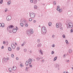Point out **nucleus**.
<instances>
[{
	"mask_svg": "<svg viewBox=\"0 0 73 73\" xmlns=\"http://www.w3.org/2000/svg\"><path fill=\"white\" fill-rule=\"evenodd\" d=\"M42 32L44 33V35H45L46 33V29L45 26H43L42 28Z\"/></svg>",
	"mask_w": 73,
	"mask_h": 73,
	"instance_id": "obj_1",
	"label": "nucleus"
},
{
	"mask_svg": "<svg viewBox=\"0 0 73 73\" xmlns=\"http://www.w3.org/2000/svg\"><path fill=\"white\" fill-rule=\"evenodd\" d=\"M68 26H69V27H69V28H72L73 27V24H72V23H68Z\"/></svg>",
	"mask_w": 73,
	"mask_h": 73,
	"instance_id": "obj_2",
	"label": "nucleus"
},
{
	"mask_svg": "<svg viewBox=\"0 0 73 73\" xmlns=\"http://www.w3.org/2000/svg\"><path fill=\"white\" fill-rule=\"evenodd\" d=\"M30 16L31 18H34L35 17V13H32L30 14Z\"/></svg>",
	"mask_w": 73,
	"mask_h": 73,
	"instance_id": "obj_3",
	"label": "nucleus"
},
{
	"mask_svg": "<svg viewBox=\"0 0 73 73\" xmlns=\"http://www.w3.org/2000/svg\"><path fill=\"white\" fill-rule=\"evenodd\" d=\"M11 19L12 17H11V16H7L6 18V19L7 21H9V20H11Z\"/></svg>",
	"mask_w": 73,
	"mask_h": 73,
	"instance_id": "obj_4",
	"label": "nucleus"
},
{
	"mask_svg": "<svg viewBox=\"0 0 73 73\" xmlns=\"http://www.w3.org/2000/svg\"><path fill=\"white\" fill-rule=\"evenodd\" d=\"M13 26L12 25H11L10 26H9V27H8L7 28V30H8L9 28V29H11H11H12L13 28Z\"/></svg>",
	"mask_w": 73,
	"mask_h": 73,
	"instance_id": "obj_5",
	"label": "nucleus"
},
{
	"mask_svg": "<svg viewBox=\"0 0 73 73\" xmlns=\"http://www.w3.org/2000/svg\"><path fill=\"white\" fill-rule=\"evenodd\" d=\"M16 69H17L16 66H13L12 68V70H13V71H15L16 70Z\"/></svg>",
	"mask_w": 73,
	"mask_h": 73,
	"instance_id": "obj_6",
	"label": "nucleus"
},
{
	"mask_svg": "<svg viewBox=\"0 0 73 73\" xmlns=\"http://www.w3.org/2000/svg\"><path fill=\"white\" fill-rule=\"evenodd\" d=\"M11 46L13 49H15V44H12Z\"/></svg>",
	"mask_w": 73,
	"mask_h": 73,
	"instance_id": "obj_7",
	"label": "nucleus"
},
{
	"mask_svg": "<svg viewBox=\"0 0 73 73\" xmlns=\"http://www.w3.org/2000/svg\"><path fill=\"white\" fill-rule=\"evenodd\" d=\"M12 32L13 33H16L17 32V30L16 29V28L13 29L12 30Z\"/></svg>",
	"mask_w": 73,
	"mask_h": 73,
	"instance_id": "obj_8",
	"label": "nucleus"
},
{
	"mask_svg": "<svg viewBox=\"0 0 73 73\" xmlns=\"http://www.w3.org/2000/svg\"><path fill=\"white\" fill-rule=\"evenodd\" d=\"M32 29H31L30 30V34H33V31H32Z\"/></svg>",
	"mask_w": 73,
	"mask_h": 73,
	"instance_id": "obj_9",
	"label": "nucleus"
},
{
	"mask_svg": "<svg viewBox=\"0 0 73 73\" xmlns=\"http://www.w3.org/2000/svg\"><path fill=\"white\" fill-rule=\"evenodd\" d=\"M2 27V28H4V27H5V25H4V23H2V24H1L0 27Z\"/></svg>",
	"mask_w": 73,
	"mask_h": 73,
	"instance_id": "obj_10",
	"label": "nucleus"
},
{
	"mask_svg": "<svg viewBox=\"0 0 73 73\" xmlns=\"http://www.w3.org/2000/svg\"><path fill=\"white\" fill-rule=\"evenodd\" d=\"M33 3L36 4H37V0H34L33 1Z\"/></svg>",
	"mask_w": 73,
	"mask_h": 73,
	"instance_id": "obj_11",
	"label": "nucleus"
},
{
	"mask_svg": "<svg viewBox=\"0 0 73 73\" xmlns=\"http://www.w3.org/2000/svg\"><path fill=\"white\" fill-rule=\"evenodd\" d=\"M29 64H31L32 62V59H30L29 60Z\"/></svg>",
	"mask_w": 73,
	"mask_h": 73,
	"instance_id": "obj_12",
	"label": "nucleus"
},
{
	"mask_svg": "<svg viewBox=\"0 0 73 73\" xmlns=\"http://www.w3.org/2000/svg\"><path fill=\"white\" fill-rule=\"evenodd\" d=\"M27 35H30V34H31L30 33V31H27Z\"/></svg>",
	"mask_w": 73,
	"mask_h": 73,
	"instance_id": "obj_13",
	"label": "nucleus"
},
{
	"mask_svg": "<svg viewBox=\"0 0 73 73\" xmlns=\"http://www.w3.org/2000/svg\"><path fill=\"white\" fill-rule=\"evenodd\" d=\"M25 65H26V66H28V61H26L25 62Z\"/></svg>",
	"mask_w": 73,
	"mask_h": 73,
	"instance_id": "obj_14",
	"label": "nucleus"
},
{
	"mask_svg": "<svg viewBox=\"0 0 73 73\" xmlns=\"http://www.w3.org/2000/svg\"><path fill=\"white\" fill-rule=\"evenodd\" d=\"M11 3V1H9L7 2V5H10V4Z\"/></svg>",
	"mask_w": 73,
	"mask_h": 73,
	"instance_id": "obj_15",
	"label": "nucleus"
},
{
	"mask_svg": "<svg viewBox=\"0 0 73 73\" xmlns=\"http://www.w3.org/2000/svg\"><path fill=\"white\" fill-rule=\"evenodd\" d=\"M42 45L41 43H39L38 44V47H40Z\"/></svg>",
	"mask_w": 73,
	"mask_h": 73,
	"instance_id": "obj_16",
	"label": "nucleus"
},
{
	"mask_svg": "<svg viewBox=\"0 0 73 73\" xmlns=\"http://www.w3.org/2000/svg\"><path fill=\"white\" fill-rule=\"evenodd\" d=\"M3 60L5 62H6L7 61V59L6 58H4Z\"/></svg>",
	"mask_w": 73,
	"mask_h": 73,
	"instance_id": "obj_17",
	"label": "nucleus"
},
{
	"mask_svg": "<svg viewBox=\"0 0 73 73\" xmlns=\"http://www.w3.org/2000/svg\"><path fill=\"white\" fill-rule=\"evenodd\" d=\"M34 8L35 9H37V6L36 5H35L34 6Z\"/></svg>",
	"mask_w": 73,
	"mask_h": 73,
	"instance_id": "obj_18",
	"label": "nucleus"
},
{
	"mask_svg": "<svg viewBox=\"0 0 73 73\" xmlns=\"http://www.w3.org/2000/svg\"><path fill=\"white\" fill-rule=\"evenodd\" d=\"M48 25L49 27H50V26H51V25H52V23L50 22H49L48 23Z\"/></svg>",
	"mask_w": 73,
	"mask_h": 73,
	"instance_id": "obj_19",
	"label": "nucleus"
},
{
	"mask_svg": "<svg viewBox=\"0 0 73 73\" xmlns=\"http://www.w3.org/2000/svg\"><path fill=\"white\" fill-rule=\"evenodd\" d=\"M72 13V12L71 11H68V13H67V14H68V15H70L71 13Z\"/></svg>",
	"mask_w": 73,
	"mask_h": 73,
	"instance_id": "obj_20",
	"label": "nucleus"
},
{
	"mask_svg": "<svg viewBox=\"0 0 73 73\" xmlns=\"http://www.w3.org/2000/svg\"><path fill=\"white\" fill-rule=\"evenodd\" d=\"M9 72H11V71H12V70L11 68H9Z\"/></svg>",
	"mask_w": 73,
	"mask_h": 73,
	"instance_id": "obj_21",
	"label": "nucleus"
},
{
	"mask_svg": "<svg viewBox=\"0 0 73 73\" xmlns=\"http://www.w3.org/2000/svg\"><path fill=\"white\" fill-rule=\"evenodd\" d=\"M58 23H57L56 24V28H58L59 27H58Z\"/></svg>",
	"mask_w": 73,
	"mask_h": 73,
	"instance_id": "obj_22",
	"label": "nucleus"
},
{
	"mask_svg": "<svg viewBox=\"0 0 73 73\" xmlns=\"http://www.w3.org/2000/svg\"><path fill=\"white\" fill-rule=\"evenodd\" d=\"M56 66V68H58V66H59V65H58V64H56L55 65Z\"/></svg>",
	"mask_w": 73,
	"mask_h": 73,
	"instance_id": "obj_23",
	"label": "nucleus"
},
{
	"mask_svg": "<svg viewBox=\"0 0 73 73\" xmlns=\"http://www.w3.org/2000/svg\"><path fill=\"white\" fill-rule=\"evenodd\" d=\"M58 11H59V12H61L62 11V9H60Z\"/></svg>",
	"mask_w": 73,
	"mask_h": 73,
	"instance_id": "obj_24",
	"label": "nucleus"
},
{
	"mask_svg": "<svg viewBox=\"0 0 73 73\" xmlns=\"http://www.w3.org/2000/svg\"><path fill=\"white\" fill-rule=\"evenodd\" d=\"M65 42H66V44H69V43L68 42V40H66Z\"/></svg>",
	"mask_w": 73,
	"mask_h": 73,
	"instance_id": "obj_25",
	"label": "nucleus"
},
{
	"mask_svg": "<svg viewBox=\"0 0 73 73\" xmlns=\"http://www.w3.org/2000/svg\"><path fill=\"white\" fill-rule=\"evenodd\" d=\"M69 53H71V52H72V50L70 49L69 50Z\"/></svg>",
	"mask_w": 73,
	"mask_h": 73,
	"instance_id": "obj_26",
	"label": "nucleus"
},
{
	"mask_svg": "<svg viewBox=\"0 0 73 73\" xmlns=\"http://www.w3.org/2000/svg\"><path fill=\"white\" fill-rule=\"evenodd\" d=\"M42 50H40V53L41 54H42V55L43 54V53H42Z\"/></svg>",
	"mask_w": 73,
	"mask_h": 73,
	"instance_id": "obj_27",
	"label": "nucleus"
},
{
	"mask_svg": "<svg viewBox=\"0 0 73 73\" xmlns=\"http://www.w3.org/2000/svg\"><path fill=\"white\" fill-rule=\"evenodd\" d=\"M8 50H9V51H11V47H9L8 48Z\"/></svg>",
	"mask_w": 73,
	"mask_h": 73,
	"instance_id": "obj_28",
	"label": "nucleus"
},
{
	"mask_svg": "<svg viewBox=\"0 0 73 73\" xmlns=\"http://www.w3.org/2000/svg\"><path fill=\"white\" fill-rule=\"evenodd\" d=\"M59 26L60 27H62V24L61 23H60L59 25Z\"/></svg>",
	"mask_w": 73,
	"mask_h": 73,
	"instance_id": "obj_29",
	"label": "nucleus"
},
{
	"mask_svg": "<svg viewBox=\"0 0 73 73\" xmlns=\"http://www.w3.org/2000/svg\"><path fill=\"white\" fill-rule=\"evenodd\" d=\"M57 56L55 57V58H54V61H56V60H57Z\"/></svg>",
	"mask_w": 73,
	"mask_h": 73,
	"instance_id": "obj_30",
	"label": "nucleus"
},
{
	"mask_svg": "<svg viewBox=\"0 0 73 73\" xmlns=\"http://www.w3.org/2000/svg\"><path fill=\"white\" fill-rule=\"evenodd\" d=\"M20 25H21V27H23V26L24 25H23V24L22 23H21L20 24Z\"/></svg>",
	"mask_w": 73,
	"mask_h": 73,
	"instance_id": "obj_31",
	"label": "nucleus"
},
{
	"mask_svg": "<svg viewBox=\"0 0 73 73\" xmlns=\"http://www.w3.org/2000/svg\"><path fill=\"white\" fill-rule=\"evenodd\" d=\"M36 60L37 61H39V60H40V58H39V57H37L36 58Z\"/></svg>",
	"mask_w": 73,
	"mask_h": 73,
	"instance_id": "obj_32",
	"label": "nucleus"
},
{
	"mask_svg": "<svg viewBox=\"0 0 73 73\" xmlns=\"http://www.w3.org/2000/svg\"><path fill=\"white\" fill-rule=\"evenodd\" d=\"M3 3V0H1L0 1V4H2Z\"/></svg>",
	"mask_w": 73,
	"mask_h": 73,
	"instance_id": "obj_33",
	"label": "nucleus"
},
{
	"mask_svg": "<svg viewBox=\"0 0 73 73\" xmlns=\"http://www.w3.org/2000/svg\"><path fill=\"white\" fill-rule=\"evenodd\" d=\"M40 42V39H37V42Z\"/></svg>",
	"mask_w": 73,
	"mask_h": 73,
	"instance_id": "obj_34",
	"label": "nucleus"
},
{
	"mask_svg": "<svg viewBox=\"0 0 73 73\" xmlns=\"http://www.w3.org/2000/svg\"><path fill=\"white\" fill-rule=\"evenodd\" d=\"M25 44V42H23V44H22V46H23L24 45V44Z\"/></svg>",
	"mask_w": 73,
	"mask_h": 73,
	"instance_id": "obj_35",
	"label": "nucleus"
},
{
	"mask_svg": "<svg viewBox=\"0 0 73 73\" xmlns=\"http://www.w3.org/2000/svg\"><path fill=\"white\" fill-rule=\"evenodd\" d=\"M28 26V23L25 24V26H26V27H27Z\"/></svg>",
	"mask_w": 73,
	"mask_h": 73,
	"instance_id": "obj_36",
	"label": "nucleus"
},
{
	"mask_svg": "<svg viewBox=\"0 0 73 73\" xmlns=\"http://www.w3.org/2000/svg\"><path fill=\"white\" fill-rule=\"evenodd\" d=\"M70 32L72 33V32H73V29H72L70 30Z\"/></svg>",
	"mask_w": 73,
	"mask_h": 73,
	"instance_id": "obj_37",
	"label": "nucleus"
},
{
	"mask_svg": "<svg viewBox=\"0 0 73 73\" xmlns=\"http://www.w3.org/2000/svg\"><path fill=\"white\" fill-rule=\"evenodd\" d=\"M54 5H56V1H54Z\"/></svg>",
	"mask_w": 73,
	"mask_h": 73,
	"instance_id": "obj_38",
	"label": "nucleus"
},
{
	"mask_svg": "<svg viewBox=\"0 0 73 73\" xmlns=\"http://www.w3.org/2000/svg\"><path fill=\"white\" fill-rule=\"evenodd\" d=\"M19 49H20V48H19V47H17V50H19Z\"/></svg>",
	"mask_w": 73,
	"mask_h": 73,
	"instance_id": "obj_39",
	"label": "nucleus"
},
{
	"mask_svg": "<svg viewBox=\"0 0 73 73\" xmlns=\"http://www.w3.org/2000/svg\"><path fill=\"white\" fill-rule=\"evenodd\" d=\"M11 56L13 58V57H14V55H13V54H12L11 55Z\"/></svg>",
	"mask_w": 73,
	"mask_h": 73,
	"instance_id": "obj_40",
	"label": "nucleus"
},
{
	"mask_svg": "<svg viewBox=\"0 0 73 73\" xmlns=\"http://www.w3.org/2000/svg\"><path fill=\"white\" fill-rule=\"evenodd\" d=\"M62 37H63L64 38H65V35H62Z\"/></svg>",
	"mask_w": 73,
	"mask_h": 73,
	"instance_id": "obj_41",
	"label": "nucleus"
},
{
	"mask_svg": "<svg viewBox=\"0 0 73 73\" xmlns=\"http://www.w3.org/2000/svg\"><path fill=\"white\" fill-rule=\"evenodd\" d=\"M32 20V18H30L29 19V21H31Z\"/></svg>",
	"mask_w": 73,
	"mask_h": 73,
	"instance_id": "obj_42",
	"label": "nucleus"
},
{
	"mask_svg": "<svg viewBox=\"0 0 73 73\" xmlns=\"http://www.w3.org/2000/svg\"><path fill=\"white\" fill-rule=\"evenodd\" d=\"M24 52H27V49H24Z\"/></svg>",
	"mask_w": 73,
	"mask_h": 73,
	"instance_id": "obj_43",
	"label": "nucleus"
},
{
	"mask_svg": "<svg viewBox=\"0 0 73 73\" xmlns=\"http://www.w3.org/2000/svg\"><path fill=\"white\" fill-rule=\"evenodd\" d=\"M54 53V51H52L51 52V54H53Z\"/></svg>",
	"mask_w": 73,
	"mask_h": 73,
	"instance_id": "obj_44",
	"label": "nucleus"
},
{
	"mask_svg": "<svg viewBox=\"0 0 73 73\" xmlns=\"http://www.w3.org/2000/svg\"><path fill=\"white\" fill-rule=\"evenodd\" d=\"M33 23H36V21L35 20H34L33 21Z\"/></svg>",
	"mask_w": 73,
	"mask_h": 73,
	"instance_id": "obj_45",
	"label": "nucleus"
},
{
	"mask_svg": "<svg viewBox=\"0 0 73 73\" xmlns=\"http://www.w3.org/2000/svg\"><path fill=\"white\" fill-rule=\"evenodd\" d=\"M33 0H30V2L32 3H33Z\"/></svg>",
	"mask_w": 73,
	"mask_h": 73,
	"instance_id": "obj_46",
	"label": "nucleus"
},
{
	"mask_svg": "<svg viewBox=\"0 0 73 73\" xmlns=\"http://www.w3.org/2000/svg\"><path fill=\"white\" fill-rule=\"evenodd\" d=\"M29 66L30 67V68H32V66L31 65L29 64Z\"/></svg>",
	"mask_w": 73,
	"mask_h": 73,
	"instance_id": "obj_47",
	"label": "nucleus"
},
{
	"mask_svg": "<svg viewBox=\"0 0 73 73\" xmlns=\"http://www.w3.org/2000/svg\"><path fill=\"white\" fill-rule=\"evenodd\" d=\"M57 10L58 11L59 10H60V8H57Z\"/></svg>",
	"mask_w": 73,
	"mask_h": 73,
	"instance_id": "obj_48",
	"label": "nucleus"
},
{
	"mask_svg": "<svg viewBox=\"0 0 73 73\" xmlns=\"http://www.w3.org/2000/svg\"><path fill=\"white\" fill-rule=\"evenodd\" d=\"M66 55H64L63 56V57H64V58H65V56H66V54H65Z\"/></svg>",
	"mask_w": 73,
	"mask_h": 73,
	"instance_id": "obj_49",
	"label": "nucleus"
},
{
	"mask_svg": "<svg viewBox=\"0 0 73 73\" xmlns=\"http://www.w3.org/2000/svg\"><path fill=\"white\" fill-rule=\"evenodd\" d=\"M26 70H27V71H28V67H26Z\"/></svg>",
	"mask_w": 73,
	"mask_h": 73,
	"instance_id": "obj_50",
	"label": "nucleus"
},
{
	"mask_svg": "<svg viewBox=\"0 0 73 73\" xmlns=\"http://www.w3.org/2000/svg\"><path fill=\"white\" fill-rule=\"evenodd\" d=\"M20 66L21 67H23V65L21 64H20Z\"/></svg>",
	"mask_w": 73,
	"mask_h": 73,
	"instance_id": "obj_51",
	"label": "nucleus"
},
{
	"mask_svg": "<svg viewBox=\"0 0 73 73\" xmlns=\"http://www.w3.org/2000/svg\"><path fill=\"white\" fill-rule=\"evenodd\" d=\"M3 44H5V41H3Z\"/></svg>",
	"mask_w": 73,
	"mask_h": 73,
	"instance_id": "obj_52",
	"label": "nucleus"
},
{
	"mask_svg": "<svg viewBox=\"0 0 73 73\" xmlns=\"http://www.w3.org/2000/svg\"><path fill=\"white\" fill-rule=\"evenodd\" d=\"M7 9H5V12H7Z\"/></svg>",
	"mask_w": 73,
	"mask_h": 73,
	"instance_id": "obj_53",
	"label": "nucleus"
},
{
	"mask_svg": "<svg viewBox=\"0 0 73 73\" xmlns=\"http://www.w3.org/2000/svg\"><path fill=\"white\" fill-rule=\"evenodd\" d=\"M16 29L17 30H19V29L17 27H16Z\"/></svg>",
	"mask_w": 73,
	"mask_h": 73,
	"instance_id": "obj_54",
	"label": "nucleus"
},
{
	"mask_svg": "<svg viewBox=\"0 0 73 73\" xmlns=\"http://www.w3.org/2000/svg\"><path fill=\"white\" fill-rule=\"evenodd\" d=\"M4 46H2L1 47V49H4Z\"/></svg>",
	"mask_w": 73,
	"mask_h": 73,
	"instance_id": "obj_55",
	"label": "nucleus"
},
{
	"mask_svg": "<svg viewBox=\"0 0 73 73\" xmlns=\"http://www.w3.org/2000/svg\"><path fill=\"white\" fill-rule=\"evenodd\" d=\"M16 59L17 60H19V58L17 57L16 58Z\"/></svg>",
	"mask_w": 73,
	"mask_h": 73,
	"instance_id": "obj_56",
	"label": "nucleus"
},
{
	"mask_svg": "<svg viewBox=\"0 0 73 73\" xmlns=\"http://www.w3.org/2000/svg\"><path fill=\"white\" fill-rule=\"evenodd\" d=\"M9 33H12V31H11V30L9 31Z\"/></svg>",
	"mask_w": 73,
	"mask_h": 73,
	"instance_id": "obj_57",
	"label": "nucleus"
},
{
	"mask_svg": "<svg viewBox=\"0 0 73 73\" xmlns=\"http://www.w3.org/2000/svg\"><path fill=\"white\" fill-rule=\"evenodd\" d=\"M55 46V45L54 44H53L52 45V47H54Z\"/></svg>",
	"mask_w": 73,
	"mask_h": 73,
	"instance_id": "obj_58",
	"label": "nucleus"
},
{
	"mask_svg": "<svg viewBox=\"0 0 73 73\" xmlns=\"http://www.w3.org/2000/svg\"><path fill=\"white\" fill-rule=\"evenodd\" d=\"M60 29H61V30H63V28H62V27H61Z\"/></svg>",
	"mask_w": 73,
	"mask_h": 73,
	"instance_id": "obj_59",
	"label": "nucleus"
},
{
	"mask_svg": "<svg viewBox=\"0 0 73 73\" xmlns=\"http://www.w3.org/2000/svg\"><path fill=\"white\" fill-rule=\"evenodd\" d=\"M67 62H69V60H68L67 61Z\"/></svg>",
	"mask_w": 73,
	"mask_h": 73,
	"instance_id": "obj_60",
	"label": "nucleus"
},
{
	"mask_svg": "<svg viewBox=\"0 0 73 73\" xmlns=\"http://www.w3.org/2000/svg\"><path fill=\"white\" fill-rule=\"evenodd\" d=\"M55 36L54 35H53L52 36V37L53 38V37H54Z\"/></svg>",
	"mask_w": 73,
	"mask_h": 73,
	"instance_id": "obj_61",
	"label": "nucleus"
},
{
	"mask_svg": "<svg viewBox=\"0 0 73 73\" xmlns=\"http://www.w3.org/2000/svg\"><path fill=\"white\" fill-rule=\"evenodd\" d=\"M57 8H58L60 9V6H57Z\"/></svg>",
	"mask_w": 73,
	"mask_h": 73,
	"instance_id": "obj_62",
	"label": "nucleus"
},
{
	"mask_svg": "<svg viewBox=\"0 0 73 73\" xmlns=\"http://www.w3.org/2000/svg\"><path fill=\"white\" fill-rule=\"evenodd\" d=\"M32 51L31 50V51H30V53H32Z\"/></svg>",
	"mask_w": 73,
	"mask_h": 73,
	"instance_id": "obj_63",
	"label": "nucleus"
},
{
	"mask_svg": "<svg viewBox=\"0 0 73 73\" xmlns=\"http://www.w3.org/2000/svg\"><path fill=\"white\" fill-rule=\"evenodd\" d=\"M63 73H67V72H63Z\"/></svg>",
	"mask_w": 73,
	"mask_h": 73,
	"instance_id": "obj_64",
	"label": "nucleus"
}]
</instances>
